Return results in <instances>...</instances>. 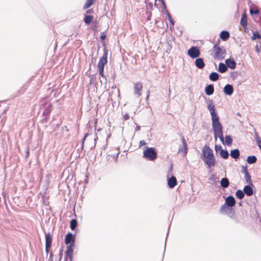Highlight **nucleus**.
<instances>
[{
	"instance_id": "4",
	"label": "nucleus",
	"mask_w": 261,
	"mask_h": 261,
	"mask_svg": "<svg viewBox=\"0 0 261 261\" xmlns=\"http://www.w3.org/2000/svg\"><path fill=\"white\" fill-rule=\"evenodd\" d=\"M206 105L211 115L212 124L219 121V117L216 112L213 100L209 99L206 101Z\"/></svg>"
},
{
	"instance_id": "51",
	"label": "nucleus",
	"mask_w": 261,
	"mask_h": 261,
	"mask_svg": "<svg viewBox=\"0 0 261 261\" xmlns=\"http://www.w3.org/2000/svg\"><path fill=\"white\" fill-rule=\"evenodd\" d=\"M123 118L124 120H127L129 118V115L128 114H125L123 116Z\"/></svg>"
},
{
	"instance_id": "59",
	"label": "nucleus",
	"mask_w": 261,
	"mask_h": 261,
	"mask_svg": "<svg viewBox=\"0 0 261 261\" xmlns=\"http://www.w3.org/2000/svg\"><path fill=\"white\" fill-rule=\"evenodd\" d=\"M237 115H239V116H240V113H238Z\"/></svg>"
},
{
	"instance_id": "57",
	"label": "nucleus",
	"mask_w": 261,
	"mask_h": 261,
	"mask_svg": "<svg viewBox=\"0 0 261 261\" xmlns=\"http://www.w3.org/2000/svg\"><path fill=\"white\" fill-rule=\"evenodd\" d=\"M140 129V126H137L136 128V130H139Z\"/></svg>"
},
{
	"instance_id": "39",
	"label": "nucleus",
	"mask_w": 261,
	"mask_h": 261,
	"mask_svg": "<svg viewBox=\"0 0 261 261\" xmlns=\"http://www.w3.org/2000/svg\"><path fill=\"white\" fill-rule=\"evenodd\" d=\"M219 178L215 176L214 174H212L209 178L208 180L210 181H212L215 183H217L218 182Z\"/></svg>"
},
{
	"instance_id": "22",
	"label": "nucleus",
	"mask_w": 261,
	"mask_h": 261,
	"mask_svg": "<svg viewBox=\"0 0 261 261\" xmlns=\"http://www.w3.org/2000/svg\"><path fill=\"white\" fill-rule=\"evenodd\" d=\"M230 155L231 158L237 159L240 156V151L238 149H235L231 150Z\"/></svg>"
},
{
	"instance_id": "54",
	"label": "nucleus",
	"mask_w": 261,
	"mask_h": 261,
	"mask_svg": "<svg viewBox=\"0 0 261 261\" xmlns=\"http://www.w3.org/2000/svg\"><path fill=\"white\" fill-rule=\"evenodd\" d=\"M49 249L50 248H47V246H45V251L46 253H48Z\"/></svg>"
},
{
	"instance_id": "19",
	"label": "nucleus",
	"mask_w": 261,
	"mask_h": 261,
	"mask_svg": "<svg viewBox=\"0 0 261 261\" xmlns=\"http://www.w3.org/2000/svg\"><path fill=\"white\" fill-rule=\"evenodd\" d=\"M214 88L212 84L206 86L205 88V92L207 95H211L214 93Z\"/></svg>"
},
{
	"instance_id": "40",
	"label": "nucleus",
	"mask_w": 261,
	"mask_h": 261,
	"mask_svg": "<svg viewBox=\"0 0 261 261\" xmlns=\"http://www.w3.org/2000/svg\"><path fill=\"white\" fill-rule=\"evenodd\" d=\"M245 178L247 183L251 184V176L249 175V173L245 174Z\"/></svg>"
},
{
	"instance_id": "48",
	"label": "nucleus",
	"mask_w": 261,
	"mask_h": 261,
	"mask_svg": "<svg viewBox=\"0 0 261 261\" xmlns=\"http://www.w3.org/2000/svg\"><path fill=\"white\" fill-rule=\"evenodd\" d=\"M146 144V143L145 142V141L144 140H141L139 142L140 146H142L145 145Z\"/></svg>"
},
{
	"instance_id": "1",
	"label": "nucleus",
	"mask_w": 261,
	"mask_h": 261,
	"mask_svg": "<svg viewBox=\"0 0 261 261\" xmlns=\"http://www.w3.org/2000/svg\"><path fill=\"white\" fill-rule=\"evenodd\" d=\"M202 155L204 158L203 161L208 168L214 167L215 165L216 160L213 151L207 145H205L202 150Z\"/></svg>"
},
{
	"instance_id": "45",
	"label": "nucleus",
	"mask_w": 261,
	"mask_h": 261,
	"mask_svg": "<svg viewBox=\"0 0 261 261\" xmlns=\"http://www.w3.org/2000/svg\"><path fill=\"white\" fill-rule=\"evenodd\" d=\"M166 14H167L168 19L170 22L173 20L172 18L171 15H170V14L168 11H166Z\"/></svg>"
},
{
	"instance_id": "28",
	"label": "nucleus",
	"mask_w": 261,
	"mask_h": 261,
	"mask_svg": "<svg viewBox=\"0 0 261 261\" xmlns=\"http://www.w3.org/2000/svg\"><path fill=\"white\" fill-rule=\"evenodd\" d=\"M220 155L224 159H227L229 157V153L227 150L223 149L220 152Z\"/></svg>"
},
{
	"instance_id": "58",
	"label": "nucleus",
	"mask_w": 261,
	"mask_h": 261,
	"mask_svg": "<svg viewBox=\"0 0 261 261\" xmlns=\"http://www.w3.org/2000/svg\"><path fill=\"white\" fill-rule=\"evenodd\" d=\"M86 136H87V135H85V137L84 138V139H83V141H84V140H85V138H86Z\"/></svg>"
},
{
	"instance_id": "43",
	"label": "nucleus",
	"mask_w": 261,
	"mask_h": 261,
	"mask_svg": "<svg viewBox=\"0 0 261 261\" xmlns=\"http://www.w3.org/2000/svg\"><path fill=\"white\" fill-rule=\"evenodd\" d=\"M255 139L257 143H258L259 141H261V139L260 137L258 135L257 133H255Z\"/></svg>"
},
{
	"instance_id": "30",
	"label": "nucleus",
	"mask_w": 261,
	"mask_h": 261,
	"mask_svg": "<svg viewBox=\"0 0 261 261\" xmlns=\"http://www.w3.org/2000/svg\"><path fill=\"white\" fill-rule=\"evenodd\" d=\"M51 111V105H48L46 107L45 109L43 112V115L44 116L48 115L50 112Z\"/></svg>"
},
{
	"instance_id": "55",
	"label": "nucleus",
	"mask_w": 261,
	"mask_h": 261,
	"mask_svg": "<svg viewBox=\"0 0 261 261\" xmlns=\"http://www.w3.org/2000/svg\"><path fill=\"white\" fill-rule=\"evenodd\" d=\"M171 23V26H170V28H171L172 27L174 26V22L173 20L171 21L170 22Z\"/></svg>"
},
{
	"instance_id": "52",
	"label": "nucleus",
	"mask_w": 261,
	"mask_h": 261,
	"mask_svg": "<svg viewBox=\"0 0 261 261\" xmlns=\"http://www.w3.org/2000/svg\"><path fill=\"white\" fill-rule=\"evenodd\" d=\"M106 36L105 35H102L100 36V39L101 40H105L106 39Z\"/></svg>"
},
{
	"instance_id": "44",
	"label": "nucleus",
	"mask_w": 261,
	"mask_h": 261,
	"mask_svg": "<svg viewBox=\"0 0 261 261\" xmlns=\"http://www.w3.org/2000/svg\"><path fill=\"white\" fill-rule=\"evenodd\" d=\"M241 171L242 173H244V174L248 173L246 166H242Z\"/></svg>"
},
{
	"instance_id": "60",
	"label": "nucleus",
	"mask_w": 261,
	"mask_h": 261,
	"mask_svg": "<svg viewBox=\"0 0 261 261\" xmlns=\"http://www.w3.org/2000/svg\"><path fill=\"white\" fill-rule=\"evenodd\" d=\"M87 13H90V10H88V11H87Z\"/></svg>"
},
{
	"instance_id": "10",
	"label": "nucleus",
	"mask_w": 261,
	"mask_h": 261,
	"mask_svg": "<svg viewBox=\"0 0 261 261\" xmlns=\"http://www.w3.org/2000/svg\"><path fill=\"white\" fill-rule=\"evenodd\" d=\"M65 243L66 245H75V236L71 232H68L65 236Z\"/></svg>"
},
{
	"instance_id": "47",
	"label": "nucleus",
	"mask_w": 261,
	"mask_h": 261,
	"mask_svg": "<svg viewBox=\"0 0 261 261\" xmlns=\"http://www.w3.org/2000/svg\"><path fill=\"white\" fill-rule=\"evenodd\" d=\"M63 249H61L60 251V252H59V257H60V258H59V260L60 261L61 259H62V255H63Z\"/></svg>"
},
{
	"instance_id": "56",
	"label": "nucleus",
	"mask_w": 261,
	"mask_h": 261,
	"mask_svg": "<svg viewBox=\"0 0 261 261\" xmlns=\"http://www.w3.org/2000/svg\"><path fill=\"white\" fill-rule=\"evenodd\" d=\"M257 145L261 150V141H259L258 143H257Z\"/></svg>"
},
{
	"instance_id": "35",
	"label": "nucleus",
	"mask_w": 261,
	"mask_h": 261,
	"mask_svg": "<svg viewBox=\"0 0 261 261\" xmlns=\"http://www.w3.org/2000/svg\"><path fill=\"white\" fill-rule=\"evenodd\" d=\"M99 74L102 79H105V88H106V85L107 82V79L104 75V69H98Z\"/></svg>"
},
{
	"instance_id": "38",
	"label": "nucleus",
	"mask_w": 261,
	"mask_h": 261,
	"mask_svg": "<svg viewBox=\"0 0 261 261\" xmlns=\"http://www.w3.org/2000/svg\"><path fill=\"white\" fill-rule=\"evenodd\" d=\"M260 38H261V35L259 34V33L258 32H254L252 36L251 37V39L252 40H255L256 39H259Z\"/></svg>"
},
{
	"instance_id": "18",
	"label": "nucleus",
	"mask_w": 261,
	"mask_h": 261,
	"mask_svg": "<svg viewBox=\"0 0 261 261\" xmlns=\"http://www.w3.org/2000/svg\"><path fill=\"white\" fill-rule=\"evenodd\" d=\"M52 243V237L49 233L45 234V245L47 248H50Z\"/></svg>"
},
{
	"instance_id": "2",
	"label": "nucleus",
	"mask_w": 261,
	"mask_h": 261,
	"mask_svg": "<svg viewBox=\"0 0 261 261\" xmlns=\"http://www.w3.org/2000/svg\"><path fill=\"white\" fill-rule=\"evenodd\" d=\"M235 204L236 200L232 196L229 195L225 198V203L220 208V212L222 214L227 213L230 210H233L232 207Z\"/></svg>"
},
{
	"instance_id": "14",
	"label": "nucleus",
	"mask_w": 261,
	"mask_h": 261,
	"mask_svg": "<svg viewBox=\"0 0 261 261\" xmlns=\"http://www.w3.org/2000/svg\"><path fill=\"white\" fill-rule=\"evenodd\" d=\"M224 92L225 94L231 95L233 92V88L231 85L227 84L224 87Z\"/></svg>"
},
{
	"instance_id": "32",
	"label": "nucleus",
	"mask_w": 261,
	"mask_h": 261,
	"mask_svg": "<svg viewBox=\"0 0 261 261\" xmlns=\"http://www.w3.org/2000/svg\"><path fill=\"white\" fill-rule=\"evenodd\" d=\"M77 222L76 220L72 219L70 221V228L72 230H74L77 226Z\"/></svg>"
},
{
	"instance_id": "23",
	"label": "nucleus",
	"mask_w": 261,
	"mask_h": 261,
	"mask_svg": "<svg viewBox=\"0 0 261 261\" xmlns=\"http://www.w3.org/2000/svg\"><path fill=\"white\" fill-rule=\"evenodd\" d=\"M219 74L216 72H213L210 73L209 75V79L210 80L213 82H215L219 79Z\"/></svg>"
},
{
	"instance_id": "31",
	"label": "nucleus",
	"mask_w": 261,
	"mask_h": 261,
	"mask_svg": "<svg viewBox=\"0 0 261 261\" xmlns=\"http://www.w3.org/2000/svg\"><path fill=\"white\" fill-rule=\"evenodd\" d=\"M94 1V0H86V2L84 5L83 9H87L91 7L93 5Z\"/></svg>"
},
{
	"instance_id": "34",
	"label": "nucleus",
	"mask_w": 261,
	"mask_h": 261,
	"mask_svg": "<svg viewBox=\"0 0 261 261\" xmlns=\"http://www.w3.org/2000/svg\"><path fill=\"white\" fill-rule=\"evenodd\" d=\"M244 194H245L241 190H237L236 193V195L237 197L238 198H239V199H243L244 197Z\"/></svg>"
},
{
	"instance_id": "17",
	"label": "nucleus",
	"mask_w": 261,
	"mask_h": 261,
	"mask_svg": "<svg viewBox=\"0 0 261 261\" xmlns=\"http://www.w3.org/2000/svg\"><path fill=\"white\" fill-rule=\"evenodd\" d=\"M243 192L248 196H250L253 194V189L249 185H247L244 187Z\"/></svg>"
},
{
	"instance_id": "20",
	"label": "nucleus",
	"mask_w": 261,
	"mask_h": 261,
	"mask_svg": "<svg viewBox=\"0 0 261 261\" xmlns=\"http://www.w3.org/2000/svg\"><path fill=\"white\" fill-rule=\"evenodd\" d=\"M229 33L227 31H222L220 34V38L223 41H226L229 37Z\"/></svg>"
},
{
	"instance_id": "3",
	"label": "nucleus",
	"mask_w": 261,
	"mask_h": 261,
	"mask_svg": "<svg viewBox=\"0 0 261 261\" xmlns=\"http://www.w3.org/2000/svg\"><path fill=\"white\" fill-rule=\"evenodd\" d=\"M212 128L214 132V139L216 142L217 138H219L220 141L223 144H224V139L223 134V128L220 121L212 124Z\"/></svg>"
},
{
	"instance_id": "7",
	"label": "nucleus",
	"mask_w": 261,
	"mask_h": 261,
	"mask_svg": "<svg viewBox=\"0 0 261 261\" xmlns=\"http://www.w3.org/2000/svg\"><path fill=\"white\" fill-rule=\"evenodd\" d=\"M144 157L150 161H153L157 157V153L153 147H147L143 152Z\"/></svg>"
},
{
	"instance_id": "11",
	"label": "nucleus",
	"mask_w": 261,
	"mask_h": 261,
	"mask_svg": "<svg viewBox=\"0 0 261 261\" xmlns=\"http://www.w3.org/2000/svg\"><path fill=\"white\" fill-rule=\"evenodd\" d=\"M134 94L138 97L141 95L142 90V84L140 82H137L134 84Z\"/></svg>"
},
{
	"instance_id": "62",
	"label": "nucleus",
	"mask_w": 261,
	"mask_h": 261,
	"mask_svg": "<svg viewBox=\"0 0 261 261\" xmlns=\"http://www.w3.org/2000/svg\"><path fill=\"white\" fill-rule=\"evenodd\" d=\"M149 97V94L147 95V98Z\"/></svg>"
},
{
	"instance_id": "41",
	"label": "nucleus",
	"mask_w": 261,
	"mask_h": 261,
	"mask_svg": "<svg viewBox=\"0 0 261 261\" xmlns=\"http://www.w3.org/2000/svg\"><path fill=\"white\" fill-rule=\"evenodd\" d=\"M259 13V11L258 10L256 9H250V13L251 14V15H253V14H258V13Z\"/></svg>"
},
{
	"instance_id": "49",
	"label": "nucleus",
	"mask_w": 261,
	"mask_h": 261,
	"mask_svg": "<svg viewBox=\"0 0 261 261\" xmlns=\"http://www.w3.org/2000/svg\"><path fill=\"white\" fill-rule=\"evenodd\" d=\"M255 51L257 53L259 54L260 53V50L257 45H256L255 46Z\"/></svg>"
},
{
	"instance_id": "8",
	"label": "nucleus",
	"mask_w": 261,
	"mask_h": 261,
	"mask_svg": "<svg viewBox=\"0 0 261 261\" xmlns=\"http://www.w3.org/2000/svg\"><path fill=\"white\" fill-rule=\"evenodd\" d=\"M188 54L191 58L195 59L200 56V51L197 47L192 46L188 50Z\"/></svg>"
},
{
	"instance_id": "27",
	"label": "nucleus",
	"mask_w": 261,
	"mask_h": 261,
	"mask_svg": "<svg viewBox=\"0 0 261 261\" xmlns=\"http://www.w3.org/2000/svg\"><path fill=\"white\" fill-rule=\"evenodd\" d=\"M73 261V252L72 253H65L64 261Z\"/></svg>"
},
{
	"instance_id": "46",
	"label": "nucleus",
	"mask_w": 261,
	"mask_h": 261,
	"mask_svg": "<svg viewBox=\"0 0 261 261\" xmlns=\"http://www.w3.org/2000/svg\"><path fill=\"white\" fill-rule=\"evenodd\" d=\"M161 3H162V4L163 5V8L164 9L165 12L166 13V11H168V10L167 9L166 6V4H165V3L164 1V0H161Z\"/></svg>"
},
{
	"instance_id": "25",
	"label": "nucleus",
	"mask_w": 261,
	"mask_h": 261,
	"mask_svg": "<svg viewBox=\"0 0 261 261\" xmlns=\"http://www.w3.org/2000/svg\"><path fill=\"white\" fill-rule=\"evenodd\" d=\"M240 23L243 27H245L247 25V15L245 13H243L242 15Z\"/></svg>"
},
{
	"instance_id": "42",
	"label": "nucleus",
	"mask_w": 261,
	"mask_h": 261,
	"mask_svg": "<svg viewBox=\"0 0 261 261\" xmlns=\"http://www.w3.org/2000/svg\"><path fill=\"white\" fill-rule=\"evenodd\" d=\"M215 149L216 152H218V151L221 152V150H223L222 147L220 145H215Z\"/></svg>"
},
{
	"instance_id": "26",
	"label": "nucleus",
	"mask_w": 261,
	"mask_h": 261,
	"mask_svg": "<svg viewBox=\"0 0 261 261\" xmlns=\"http://www.w3.org/2000/svg\"><path fill=\"white\" fill-rule=\"evenodd\" d=\"M257 161V158L255 155L248 156L247 159V163L249 164L255 163Z\"/></svg>"
},
{
	"instance_id": "15",
	"label": "nucleus",
	"mask_w": 261,
	"mask_h": 261,
	"mask_svg": "<svg viewBox=\"0 0 261 261\" xmlns=\"http://www.w3.org/2000/svg\"><path fill=\"white\" fill-rule=\"evenodd\" d=\"M195 64L196 66L199 69H203L205 66V63L202 58H198L195 60Z\"/></svg>"
},
{
	"instance_id": "37",
	"label": "nucleus",
	"mask_w": 261,
	"mask_h": 261,
	"mask_svg": "<svg viewBox=\"0 0 261 261\" xmlns=\"http://www.w3.org/2000/svg\"><path fill=\"white\" fill-rule=\"evenodd\" d=\"M67 245V249L65 251V253H72L73 252V247L74 245Z\"/></svg>"
},
{
	"instance_id": "50",
	"label": "nucleus",
	"mask_w": 261,
	"mask_h": 261,
	"mask_svg": "<svg viewBox=\"0 0 261 261\" xmlns=\"http://www.w3.org/2000/svg\"><path fill=\"white\" fill-rule=\"evenodd\" d=\"M49 261H53V254L52 252L50 253L49 257Z\"/></svg>"
},
{
	"instance_id": "21",
	"label": "nucleus",
	"mask_w": 261,
	"mask_h": 261,
	"mask_svg": "<svg viewBox=\"0 0 261 261\" xmlns=\"http://www.w3.org/2000/svg\"><path fill=\"white\" fill-rule=\"evenodd\" d=\"M220 185L223 188H227L229 185V181L228 179L226 177L222 178L220 181Z\"/></svg>"
},
{
	"instance_id": "33",
	"label": "nucleus",
	"mask_w": 261,
	"mask_h": 261,
	"mask_svg": "<svg viewBox=\"0 0 261 261\" xmlns=\"http://www.w3.org/2000/svg\"><path fill=\"white\" fill-rule=\"evenodd\" d=\"M93 19V16L92 15H86L85 16L84 21L86 24H90Z\"/></svg>"
},
{
	"instance_id": "36",
	"label": "nucleus",
	"mask_w": 261,
	"mask_h": 261,
	"mask_svg": "<svg viewBox=\"0 0 261 261\" xmlns=\"http://www.w3.org/2000/svg\"><path fill=\"white\" fill-rule=\"evenodd\" d=\"M119 153L120 152L118 151L116 154H112V155L111 154L108 155L107 158L108 159V160H110V157H112L114 159V160L115 161H117Z\"/></svg>"
},
{
	"instance_id": "5",
	"label": "nucleus",
	"mask_w": 261,
	"mask_h": 261,
	"mask_svg": "<svg viewBox=\"0 0 261 261\" xmlns=\"http://www.w3.org/2000/svg\"><path fill=\"white\" fill-rule=\"evenodd\" d=\"M224 214L229 217L236 224H242L244 222V215L239 213L236 214L234 210H230L229 212Z\"/></svg>"
},
{
	"instance_id": "29",
	"label": "nucleus",
	"mask_w": 261,
	"mask_h": 261,
	"mask_svg": "<svg viewBox=\"0 0 261 261\" xmlns=\"http://www.w3.org/2000/svg\"><path fill=\"white\" fill-rule=\"evenodd\" d=\"M225 143L228 146H230V145H231L232 143V137L229 135H226L225 138L224 143Z\"/></svg>"
},
{
	"instance_id": "24",
	"label": "nucleus",
	"mask_w": 261,
	"mask_h": 261,
	"mask_svg": "<svg viewBox=\"0 0 261 261\" xmlns=\"http://www.w3.org/2000/svg\"><path fill=\"white\" fill-rule=\"evenodd\" d=\"M227 70V67L226 64L220 63L219 64L218 71L220 73H224Z\"/></svg>"
},
{
	"instance_id": "6",
	"label": "nucleus",
	"mask_w": 261,
	"mask_h": 261,
	"mask_svg": "<svg viewBox=\"0 0 261 261\" xmlns=\"http://www.w3.org/2000/svg\"><path fill=\"white\" fill-rule=\"evenodd\" d=\"M213 48L215 51V58L219 60H223L226 54L225 48L224 47H220L217 44H214Z\"/></svg>"
},
{
	"instance_id": "53",
	"label": "nucleus",
	"mask_w": 261,
	"mask_h": 261,
	"mask_svg": "<svg viewBox=\"0 0 261 261\" xmlns=\"http://www.w3.org/2000/svg\"><path fill=\"white\" fill-rule=\"evenodd\" d=\"M100 82L101 83V84H102L103 83H104L105 84V79H102L101 77V79H100Z\"/></svg>"
},
{
	"instance_id": "9",
	"label": "nucleus",
	"mask_w": 261,
	"mask_h": 261,
	"mask_svg": "<svg viewBox=\"0 0 261 261\" xmlns=\"http://www.w3.org/2000/svg\"><path fill=\"white\" fill-rule=\"evenodd\" d=\"M107 51L106 49H105L103 55L102 57L100 58L98 63V69H104L105 65L107 63Z\"/></svg>"
},
{
	"instance_id": "13",
	"label": "nucleus",
	"mask_w": 261,
	"mask_h": 261,
	"mask_svg": "<svg viewBox=\"0 0 261 261\" xmlns=\"http://www.w3.org/2000/svg\"><path fill=\"white\" fill-rule=\"evenodd\" d=\"M225 64L227 67L233 69L236 67V63L232 59L229 58L225 60Z\"/></svg>"
},
{
	"instance_id": "61",
	"label": "nucleus",
	"mask_w": 261,
	"mask_h": 261,
	"mask_svg": "<svg viewBox=\"0 0 261 261\" xmlns=\"http://www.w3.org/2000/svg\"><path fill=\"white\" fill-rule=\"evenodd\" d=\"M169 94L170 93V89H169Z\"/></svg>"
},
{
	"instance_id": "16",
	"label": "nucleus",
	"mask_w": 261,
	"mask_h": 261,
	"mask_svg": "<svg viewBox=\"0 0 261 261\" xmlns=\"http://www.w3.org/2000/svg\"><path fill=\"white\" fill-rule=\"evenodd\" d=\"M177 184V180L175 177L172 176L168 179V185L169 188H173Z\"/></svg>"
},
{
	"instance_id": "12",
	"label": "nucleus",
	"mask_w": 261,
	"mask_h": 261,
	"mask_svg": "<svg viewBox=\"0 0 261 261\" xmlns=\"http://www.w3.org/2000/svg\"><path fill=\"white\" fill-rule=\"evenodd\" d=\"M181 140L182 141L183 147H180L179 148L178 152H183V155L185 156L187 153L188 150V146L186 140L182 136H181Z\"/></svg>"
}]
</instances>
